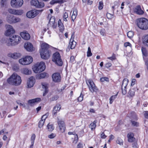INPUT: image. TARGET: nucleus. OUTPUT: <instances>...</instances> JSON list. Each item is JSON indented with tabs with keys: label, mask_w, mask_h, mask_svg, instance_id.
Listing matches in <instances>:
<instances>
[{
	"label": "nucleus",
	"mask_w": 148,
	"mask_h": 148,
	"mask_svg": "<svg viewBox=\"0 0 148 148\" xmlns=\"http://www.w3.org/2000/svg\"><path fill=\"white\" fill-rule=\"evenodd\" d=\"M49 47V45L45 42L41 44L40 53L42 58L47 59L49 57L51 53L48 50Z\"/></svg>",
	"instance_id": "nucleus-1"
},
{
	"label": "nucleus",
	"mask_w": 148,
	"mask_h": 148,
	"mask_svg": "<svg viewBox=\"0 0 148 148\" xmlns=\"http://www.w3.org/2000/svg\"><path fill=\"white\" fill-rule=\"evenodd\" d=\"M7 81L9 84L16 86L20 85L22 82L21 77L16 73H14Z\"/></svg>",
	"instance_id": "nucleus-2"
},
{
	"label": "nucleus",
	"mask_w": 148,
	"mask_h": 148,
	"mask_svg": "<svg viewBox=\"0 0 148 148\" xmlns=\"http://www.w3.org/2000/svg\"><path fill=\"white\" fill-rule=\"evenodd\" d=\"M21 40L19 36L13 35L6 39L5 43L8 46H14L18 44Z\"/></svg>",
	"instance_id": "nucleus-3"
},
{
	"label": "nucleus",
	"mask_w": 148,
	"mask_h": 148,
	"mask_svg": "<svg viewBox=\"0 0 148 148\" xmlns=\"http://www.w3.org/2000/svg\"><path fill=\"white\" fill-rule=\"evenodd\" d=\"M136 23L138 27L143 30L148 29V20L145 18H140L136 20Z\"/></svg>",
	"instance_id": "nucleus-4"
},
{
	"label": "nucleus",
	"mask_w": 148,
	"mask_h": 148,
	"mask_svg": "<svg viewBox=\"0 0 148 148\" xmlns=\"http://www.w3.org/2000/svg\"><path fill=\"white\" fill-rule=\"evenodd\" d=\"M45 69V63L43 62H38L34 65L32 68L33 71L35 73H40L43 71Z\"/></svg>",
	"instance_id": "nucleus-5"
},
{
	"label": "nucleus",
	"mask_w": 148,
	"mask_h": 148,
	"mask_svg": "<svg viewBox=\"0 0 148 148\" xmlns=\"http://www.w3.org/2000/svg\"><path fill=\"white\" fill-rule=\"evenodd\" d=\"M52 61L59 66H61L62 65V61L61 58L60 53L58 52H56L53 54Z\"/></svg>",
	"instance_id": "nucleus-6"
},
{
	"label": "nucleus",
	"mask_w": 148,
	"mask_h": 148,
	"mask_svg": "<svg viewBox=\"0 0 148 148\" xmlns=\"http://www.w3.org/2000/svg\"><path fill=\"white\" fill-rule=\"evenodd\" d=\"M33 61L32 57L30 56H27L25 58L20 59L19 62L23 65H26L30 64Z\"/></svg>",
	"instance_id": "nucleus-7"
},
{
	"label": "nucleus",
	"mask_w": 148,
	"mask_h": 148,
	"mask_svg": "<svg viewBox=\"0 0 148 148\" xmlns=\"http://www.w3.org/2000/svg\"><path fill=\"white\" fill-rule=\"evenodd\" d=\"M23 2V0H11L10 4L12 7L18 8L21 6Z\"/></svg>",
	"instance_id": "nucleus-8"
},
{
	"label": "nucleus",
	"mask_w": 148,
	"mask_h": 148,
	"mask_svg": "<svg viewBox=\"0 0 148 148\" xmlns=\"http://www.w3.org/2000/svg\"><path fill=\"white\" fill-rule=\"evenodd\" d=\"M14 33L15 30L12 27L11 25H8L7 27V30L5 33V35L7 36H9L10 37V36H12Z\"/></svg>",
	"instance_id": "nucleus-9"
},
{
	"label": "nucleus",
	"mask_w": 148,
	"mask_h": 148,
	"mask_svg": "<svg viewBox=\"0 0 148 148\" xmlns=\"http://www.w3.org/2000/svg\"><path fill=\"white\" fill-rule=\"evenodd\" d=\"M53 81L55 82H59L61 80V76L60 73H56L52 75Z\"/></svg>",
	"instance_id": "nucleus-10"
},
{
	"label": "nucleus",
	"mask_w": 148,
	"mask_h": 148,
	"mask_svg": "<svg viewBox=\"0 0 148 148\" xmlns=\"http://www.w3.org/2000/svg\"><path fill=\"white\" fill-rule=\"evenodd\" d=\"M31 4L37 8H42L44 6V3L39 2L38 0H32L31 1Z\"/></svg>",
	"instance_id": "nucleus-11"
},
{
	"label": "nucleus",
	"mask_w": 148,
	"mask_h": 148,
	"mask_svg": "<svg viewBox=\"0 0 148 148\" xmlns=\"http://www.w3.org/2000/svg\"><path fill=\"white\" fill-rule=\"evenodd\" d=\"M58 123L61 132L62 133L64 132L65 130L66 127L64 121L58 119Z\"/></svg>",
	"instance_id": "nucleus-12"
},
{
	"label": "nucleus",
	"mask_w": 148,
	"mask_h": 148,
	"mask_svg": "<svg viewBox=\"0 0 148 148\" xmlns=\"http://www.w3.org/2000/svg\"><path fill=\"white\" fill-rule=\"evenodd\" d=\"M38 12V11L32 10L28 12L27 13L26 16L29 18H33L37 15Z\"/></svg>",
	"instance_id": "nucleus-13"
},
{
	"label": "nucleus",
	"mask_w": 148,
	"mask_h": 148,
	"mask_svg": "<svg viewBox=\"0 0 148 148\" xmlns=\"http://www.w3.org/2000/svg\"><path fill=\"white\" fill-rule=\"evenodd\" d=\"M24 47L27 50L29 51H33V46L30 42H25L24 44Z\"/></svg>",
	"instance_id": "nucleus-14"
},
{
	"label": "nucleus",
	"mask_w": 148,
	"mask_h": 148,
	"mask_svg": "<svg viewBox=\"0 0 148 148\" xmlns=\"http://www.w3.org/2000/svg\"><path fill=\"white\" fill-rule=\"evenodd\" d=\"M35 82V79L34 77H31L27 81V86L28 88H31L32 87Z\"/></svg>",
	"instance_id": "nucleus-15"
},
{
	"label": "nucleus",
	"mask_w": 148,
	"mask_h": 148,
	"mask_svg": "<svg viewBox=\"0 0 148 148\" xmlns=\"http://www.w3.org/2000/svg\"><path fill=\"white\" fill-rule=\"evenodd\" d=\"M41 101V99L40 98H37L35 99L29 100L28 101V104L31 106H34L35 103H37L40 102Z\"/></svg>",
	"instance_id": "nucleus-16"
},
{
	"label": "nucleus",
	"mask_w": 148,
	"mask_h": 148,
	"mask_svg": "<svg viewBox=\"0 0 148 148\" xmlns=\"http://www.w3.org/2000/svg\"><path fill=\"white\" fill-rule=\"evenodd\" d=\"M74 36V33L72 34L71 38L70 40V42L69 43V46H70L71 49H74L75 46L76 42L73 40V38Z\"/></svg>",
	"instance_id": "nucleus-17"
},
{
	"label": "nucleus",
	"mask_w": 148,
	"mask_h": 148,
	"mask_svg": "<svg viewBox=\"0 0 148 148\" xmlns=\"http://www.w3.org/2000/svg\"><path fill=\"white\" fill-rule=\"evenodd\" d=\"M134 12L138 14L141 15L143 14L144 12L141 8L140 6V5H138L136 6L134 9Z\"/></svg>",
	"instance_id": "nucleus-18"
},
{
	"label": "nucleus",
	"mask_w": 148,
	"mask_h": 148,
	"mask_svg": "<svg viewBox=\"0 0 148 148\" xmlns=\"http://www.w3.org/2000/svg\"><path fill=\"white\" fill-rule=\"evenodd\" d=\"M21 55V54L19 53H8V55L9 57L14 59L19 58Z\"/></svg>",
	"instance_id": "nucleus-19"
},
{
	"label": "nucleus",
	"mask_w": 148,
	"mask_h": 148,
	"mask_svg": "<svg viewBox=\"0 0 148 148\" xmlns=\"http://www.w3.org/2000/svg\"><path fill=\"white\" fill-rule=\"evenodd\" d=\"M21 37L25 40H28L30 38V36L29 34L26 32H22L20 33Z\"/></svg>",
	"instance_id": "nucleus-20"
},
{
	"label": "nucleus",
	"mask_w": 148,
	"mask_h": 148,
	"mask_svg": "<svg viewBox=\"0 0 148 148\" xmlns=\"http://www.w3.org/2000/svg\"><path fill=\"white\" fill-rule=\"evenodd\" d=\"M42 88L44 89V92L43 93V96H45L46 94L48 92V88L47 84L46 83H43L42 84Z\"/></svg>",
	"instance_id": "nucleus-21"
},
{
	"label": "nucleus",
	"mask_w": 148,
	"mask_h": 148,
	"mask_svg": "<svg viewBox=\"0 0 148 148\" xmlns=\"http://www.w3.org/2000/svg\"><path fill=\"white\" fill-rule=\"evenodd\" d=\"M21 72L25 75H30L32 73L31 70L27 68H23L21 70Z\"/></svg>",
	"instance_id": "nucleus-22"
},
{
	"label": "nucleus",
	"mask_w": 148,
	"mask_h": 148,
	"mask_svg": "<svg viewBox=\"0 0 148 148\" xmlns=\"http://www.w3.org/2000/svg\"><path fill=\"white\" fill-rule=\"evenodd\" d=\"M142 42L144 45L148 47V34L144 35L143 37Z\"/></svg>",
	"instance_id": "nucleus-23"
},
{
	"label": "nucleus",
	"mask_w": 148,
	"mask_h": 148,
	"mask_svg": "<svg viewBox=\"0 0 148 148\" xmlns=\"http://www.w3.org/2000/svg\"><path fill=\"white\" fill-rule=\"evenodd\" d=\"M128 116L130 119L136 120L137 116L136 113L134 112H132L128 114Z\"/></svg>",
	"instance_id": "nucleus-24"
},
{
	"label": "nucleus",
	"mask_w": 148,
	"mask_h": 148,
	"mask_svg": "<svg viewBox=\"0 0 148 148\" xmlns=\"http://www.w3.org/2000/svg\"><path fill=\"white\" fill-rule=\"evenodd\" d=\"M14 17V16L10 15H8L6 18V21L8 23L10 24L12 23Z\"/></svg>",
	"instance_id": "nucleus-25"
},
{
	"label": "nucleus",
	"mask_w": 148,
	"mask_h": 148,
	"mask_svg": "<svg viewBox=\"0 0 148 148\" xmlns=\"http://www.w3.org/2000/svg\"><path fill=\"white\" fill-rule=\"evenodd\" d=\"M128 138V141L130 142H132L134 140L135 138L134 137V134L133 133H130L127 135Z\"/></svg>",
	"instance_id": "nucleus-26"
},
{
	"label": "nucleus",
	"mask_w": 148,
	"mask_h": 148,
	"mask_svg": "<svg viewBox=\"0 0 148 148\" xmlns=\"http://www.w3.org/2000/svg\"><path fill=\"white\" fill-rule=\"evenodd\" d=\"M58 24L60 31L62 32L64 30V28L63 23L62 22L60 19L58 21Z\"/></svg>",
	"instance_id": "nucleus-27"
},
{
	"label": "nucleus",
	"mask_w": 148,
	"mask_h": 148,
	"mask_svg": "<svg viewBox=\"0 0 148 148\" xmlns=\"http://www.w3.org/2000/svg\"><path fill=\"white\" fill-rule=\"evenodd\" d=\"M61 106L59 104H57L54 107L53 110V114L55 115L57 112V111H59L60 109Z\"/></svg>",
	"instance_id": "nucleus-28"
},
{
	"label": "nucleus",
	"mask_w": 148,
	"mask_h": 148,
	"mask_svg": "<svg viewBox=\"0 0 148 148\" xmlns=\"http://www.w3.org/2000/svg\"><path fill=\"white\" fill-rule=\"evenodd\" d=\"M77 11L76 8H74L73 14L71 16V19L72 21H74L77 15Z\"/></svg>",
	"instance_id": "nucleus-29"
},
{
	"label": "nucleus",
	"mask_w": 148,
	"mask_h": 148,
	"mask_svg": "<svg viewBox=\"0 0 148 148\" xmlns=\"http://www.w3.org/2000/svg\"><path fill=\"white\" fill-rule=\"evenodd\" d=\"M86 82L87 85L88 86L89 88H91V86L95 84L93 81L91 79H89L86 80Z\"/></svg>",
	"instance_id": "nucleus-30"
},
{
	"label": "nucleus",
	"mask_w": 148,
	"mask_h": 148,
	"mask_svg": "<svg viewBox=\"0 0 148 148\" xmlns=\"http://www.w3.org/2000/svg\"><path fill=\"white\" fill-rule=\"evenodd\" d=\"M89 89L90 92H96L98 90L95 84L92 85V86H91V88L90 87Z\"/></svg>",
	"instance_id": "nucleus-31"
},
{
	"label": "nucleus",
	"mask_w": 148,
	"mask_h": 148,
	"mask_svg": "<svg viewBox=\"0 0 148 148\" xmlns=\"http://www.w3.org/2000/svg\"><path fill=\"white\" fill-rule=\"evenodd\" d=\"M89 89L90 92H96L98 90L95 84L92 85V86H91V88L90 87Z\"/></svg>",
	"instance_id": "nucleus-32"
},
{
	"label": "nucleus",
	"mask_w": 148,
	"mask_h": 148,
	"mask_svg": "<svg viewBox=\"0 0 148 148\" xmlns=\"http://www.w3.org/2000/svg\"><path fill=\"white\" fill-rule=\"evenodd\" d=\"M141 51L143 56L146 57L147 56V51L146 48L143 47H142Z\"/></svg>",
	"instance_id": "nucleus-33"
},
{
	"label": "nucleus",
	"mask_w": 148,
	"mask_h": 148,
	"mask_svg": "<svg viewBox=\"0 0 148 148\" xmlns=\"http://www.w3.org/2000/svg\"><path fill=\"white\" fill-rule=\"evenodd\" d=\"M128 82V80L127 78L124 79L122 82V87H126Z\"/></svg>",
	"instance_id": "nucleus-34"
},
{
	"label": "nucleus",
	"mask_w": 148,
	"mask_h": 148,
	"mask_svg": "<svg viewBox=\"0 0 148 148\" xmlns=\"http://www.w3.org/2000/svg\"><path fill=\"white\" fill-rule=\"evenodd\" d=\"M97 122V121H95L93 123H91L89 126V127L92 130L94 129L96 126V124Z\"/></svg>",
	"instance_id": "nucleus-35"
},
{
	"label": "nucleus",
	"mask_w": 148,
	"mask_h": 148,
	"mask_svg": "<svg viewBox=\"0 0 148 148\" xmlns=\"http://www.w3.org/2000/svg\"><path fill=\"white\" fill-rule=\"evenodd\" d=\"M23 13V10L15 9L13 14L19 15H22Z\"/></svg>",
	"instance_id": "nucleus-36"
},
{
	"label": "nucleus",
	"mask_w": 148,
	"mask_h": 148,
	"mask_svg": "<svg viewBox=\"0 0 148 148\" xmlns=\"http://www.w3.org/2000/svg\"><path fill=\"white\" fill-rule=\"evenodd\" d=\"M64 1L63 0H52L50 2V3L51 4H53L55 3H64Z\"/></svg>",
	"instance_id": "nucleus-37"
},
{
	"label": "nucleus",
	"mask_w": 148,
	"mask_h": 148,
	"mask_svg": "<svg viewBox=\"0 0 148 148\" xmlns=\"http://www.w3.org/2000/svg\"><path fill=\"white\" fill-rule=\"evenodd\" d=\"M47 127L48 131H51L54 129V127L53 125H50L49 123L47 125Z\"/></svg>",
	"instance_id": "nucleus-38"
},
{
	"label": "nucleus",
	"mask_w": 148,
	"mask_h": 148,
	"mask_svg": "<svg viewBox=\"0 0 148 148\" xmlns=\"http://www.w3.org/2000/svg\"><path fill=\"white\" fill-rule=\"evenodd\" d=\"M13 17V21L12 23H16L20 22L21 21L20 19L18 17H16L14 16Z\"/></svg>",
	"instance_id": "nucleus-39"
},
{
	"label": "nucleus",
	"mask_w": 148,
	"mask_h": 148,
	"mask_svg": "<svg viewBox=\"0 0 148 148\" xmlns=\"http://www.w3.org/2000/svg\"><path fill=\"white\" fill-rule=\"evenodd\" d=\"M117 94L112 96L110 98V103L112 104L113 101L116 99L117 96Z\"/></svg>",
	"instance_id": "nucleus-40"
},
{
	"label": "nucleus",
	"mask_w": 148,
	"mask_h": 148,
	"mask_svg": "<svg viewBox=\"0 0 148 148\" xmlns=\"http://www.w3.org/2000/svg\"><path fill=\"white\" fill-rule=\"evenodd\" d=\"M116 142L117 144H119L121 145H123V141L121 138H117Z\"/></svg>",
	"instance_id": "nucleus-41"
},
{
	"label": "nucleus",
	"mask_w": 148,
	"mask_h": 148,
	"mask_svg": "<svg viewBox=\"0 0 148 148\" xmlns=\"http://www.w3.org/2000/svg\"><path fill=\"white\" fill-rule=\"evenodd\" d=\"M134 90L130 89L128 93V94L129 95L128 97H132L134 95Z\"/></svg>",
	"instance_id": "nucleus-42"
},
{
	"label": "nucleus",
	"mask_w": 148,
	"mask_h": 148,
	"mask_svg": "<svg viewBox=\"0 0 148 148\" xmlns=\"http://www.w3.org/2000/svg\"><path fill=\"white\" fill-rule=\"evenodd\" d=\"M47 74L45 73H43L40 74L39 75V79H40L43 78L47 76Z\"/></svg>",
	"instance_id": "nucleus-43"
},
{
	"label": "nucleus",
	"mask_w": 148,
	"mask_h": 148,
	"mask_svg": "<svg viewBox=\"0 0 148 148\" xmlns=\"http://www.w3.org/2000/svg\"><path fill=\"white\" fill-rule=\"evenodd\" d=\"M127 36L128 38H131L134 36V32L131 31L128 32L127 33Z\"/></svg>",
	"instance_id": "nucleus-44"
},
{
	"label": "nucleus",
	"mask_w": 148,
	"mask_h": 148,
	"mask_svg": "<svg viewBox=\"0 0 148 148\" xmlns=\"http://www.w3.org/2000/svg\"><path fill=\"white\" fill-rule=\"evenodd\" d=\"M45 122L44 120H41L39 122L38 127L40 128H41L43 126Z\"/></svg>",
	"instance_id": "nucleus-45"
},
{
	"label": "nucleus",
	"mask_w": 148,
	"mask_h": 148,
	"mask_svg": "<svg viewBox=\"0 0 148 148\" xmlns=\"http://www.w3.org/2000/svg\"><path fill=\"white\" fill-rule=\"evenodd\" d=\"M92 53L91 52L90 48V47H88L87 52V57H90L92 56Z\"/></svg>",
	"instance_id": "nucleus-46"
},
{
	"label": "nucleus",
	"mask_w": 148,
	"mask_h": 148,
	"mask_svg": "<svg viewBox=\"0 0 148 148\" xmlns=\"http://www.w3.org/2000/svg\"><path fill=\"white\" fill-rule=\"evenodd\" d=\"M106 16L108 18L110 19L114 17V14L107 13L106 14Z\"/></svg>",
	"instance_id": "nucleus-47"
},
{
	"label": "nucleus",
	"mask_w": 148,
	"mask_h": 148,
	"mask_svg": "<svg viewBox=\"0 0 148 148\" xmlns=\"http://www.w3.org/2000/svg\"><path fill=\"white\" fill-rule=\"evenodd\" d=\"M100 80L101 82H104V81L109 82V79L107 77H102L100 78Z\"/></svg>",
	"instance_id": "nucleus-48"
},
{
	"label": "nucleus",
	"mask_w": 148,
	"mask_h": 148,
	"mask_svg": "<svg viewBox=\"0 0 148 148\" xmlns=\"http://www.w3.org/2000/svg\"><path fill=\"white\" fill-rule=\"evenodd\" d=\"M49 23L51 24L55 23V18L54 17H52L49 20Z\"/></svg>",
	"instance_id": "nucleus-49"
},
{
	"label": "nucleus",
	"mask_w": 148,
	"mask_h": 148,
	"mask_svg": "<svg viewBox=\"0 0 148 148\" xmlns=\"http://www.w3.org/2000/svg\"><path fill=\"white\" fill-rule=\"evenodd\" d=\"M63 17L64 18V21H67L66 18L68 17V13L66 12H65L64 14Z\"/></svg>",
	"instance_id": "nucleus-50"
},
{
	"label": "nucleus",
	"mask_w": 148,
	"mask_h": 148,
	"mask_svg": "<svg viewBox=\"0 0 148 148\" xmlns=\"http://www.w3.org/2000/svg\"><path fill=\"white\" fill-rule=\"evenodd\" d=\"M126 88V87H122V93L124 95H125L127 93Z\"/></svg>",
	"instance_id": "nucleus-51"
},
{
	"label": "nucleus",
	"mask_w": 148,
	"mask_h": 148,
	"mask_svg": "<svg viewBox=\"0 0 148 148\" xmlns=\"http://www.w3.org/2000/svg\"><path fill=\"white\" fill-rule=\"evenodd\" d=\"M13 69L14 70L17 71L18 70L19 67L17 65L14 64L13 66Z\"/></svg>",
	"instance_id": "nucleus-52"
},
{
	"label": "nucleus",
	"mask_w": 148,
	"mask_h": 148,
	"mask_svg": "<svg viewBox=\"0 0 148 148\" xmlns=\"http://www.w3.org/2000/svg\"><path fill=\"white\" fill-rule=\"evenodd\" d=\"M103 2L102 1H100L99 3V10H101L103 8Z\"/></svg>",
	"instance_id": "nucleus-53"
},
{
	"label": "nucleus",
	"mask_w": 148,
	"mask_h": 148,
	"mask_svg": "<svg viewBox=\"0 0 148 148\" xmlns=\"http://www.w3.org/2000/svg\"><path fill=\"white\" fill-rule=\"evenodd\" d=\"M35 137L36 136L34 134H33L32 135L31 139V143H33V142H34V140L35 138Z\"/></svg>",
	"instance_id": "nucleus-54"
},
{
	"label": "nucleus",
	"mask_w": 148,
	"mask_h": 148,
	"mask_svg": "<svg viewBox=\"0 0 148 148\" xmlns=\"http://www.w3.org/2000/svg\"><path fill=\"white\" fill-rule=\"evenodd\" d=\"M107 58L111 60H115L116 57L115 55L113 54L112 56L108 57Z\"/></svg>",
	"instance_id": "nucleus-55"
},
{
	"label": "nucleus",
	"mask_w": 148,
	"mask_h": 148,
	"mask_svg": "<svg viewBox=\"0 0 148 148\" xmlns=\"http://www.w3.org/2000/svg\"><path fill=\"white\" fill-rule=\"evenodd\" d=\"M83 99V95H82V93L81 94V95L78 98V100L79 101H82Z\"/></svg>",
	"instance_id": "nucleus-56"
},
{
	"label": "nucleus",
	"mask_w": 148,
	"mask_h": 148,
	"mask_svg": "<svg viewBox=\"0 0 148 148\" xmlns=\"http://www.w3.org/2000/svg\"><path fill=\"white\" fill-rule=\"evenodd\" d=\"M78 140V137L77 135H76L75 136V137L74 140L73 141V143L75 144H76Z\"/></svg>",
	"instance_id": "nucleus-57"
},
{
	"label": "nucleus",
	"mask_w": 148,
	"mask_h": 148,
	"mask_svg": "<svg viewBox=\"0 0 148 148\" xmlns=\"http://www.w3.org/2000/svg\"><path fill=\"white\" fill-rule=\"evenodd\" d=\"M124 46L125 47H127V46H129L130 47H132L131 44L130 42H125L124 44Z\"/></svg>",
	"instance_id": "nucleus-58"
},
{
	"label": "nucleus",
	"mask_w": 148,
	"mask_h": 148,
	"mask_svg": "<svg viewBox=\"0 0 148 148\" xmlns=\"http://www.w3.org/2000/svg\"><path fill=\"white\" fill-rule=\"evenodd\" d=\"M100 33L103 36L105 35V30L104 29H101L100 31Z\"/></svg>",
	"instance_id": "nucleus-59"
},
{
	"label": "nucleus",
	"mask_w": 148,
	"mask_h": 148,
	"mask_svg": "<svg viewBox=\"0 0 148 148\" xmlns=\"http://www.w3.org/2000/svg\"><path fill=\"white\" fill-rule=\"evenodd\" d=\"M14 9H12V8H10L8 9V11L10 14H13L14 11L15 10Z\"/></svg>",
	"instance_id": "nucleus-60"
},
{
	"label": "nucleus",
	"mask_w": 148,
	"mask_h": 148,
	"mask_svg": "<svg viewBox=\"0 0 148 148\" xmlns=\"http://www.w3.org/2000/svg\"><path fill=\"white\" fill-rule=\"evenodd\" d=\"M56 136V135L55 134L52 133L50 135L48 136V137L50 138H54Z\"/></svg>",
	"instance_id": "nucleus-61"
},
{
	"label": "nucleus",
	"mask_w": 148,
	"mask_h": 148,
	"mask_svg": "<svg viewBox=\"0 0 148 148\" xmlns=\"http://www.w3.org/2000/svg\"><path fill=\"white\" fill-rule=\"evenodd\" d=\"M144 115L145 118L148 119V111H145L144 112Z\"/></svg>",
	"instance_id": "nucleus-62"
},
{
	"label": "nucleus",
	"mask_w": 148,
	"mask_h": 148,
	"mask_svg": "<svg viewBox=\"0 0 148 148\" xmlns=\"http://www.w3.org/2000/svg\"><path fill=\"white\" fill-rule=\"evenodd\" d=\"M131 122H132V125L133 126H137L138 125V123L136 122H135L134 121H132Z\"/></svg>",
	"instance_id": "nucleus-63"
},
{
	"label": "nucleus",
	"mask_w": 148,
	"mask_h": 148,
	"mask_svg": "<svg viewBox=\"0 0 148 148\" xmlns=\"http://www.w3.org/2000/svg\"><path fill=\"white\" fill-rule=\"evenodd\" d=\"M138 145L136 142H135L133 144L132 147L133 148H138Z\"/></svg>",
	"instance_id": "nucleus-64"
}]
</instances>
